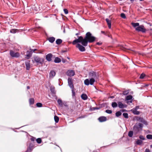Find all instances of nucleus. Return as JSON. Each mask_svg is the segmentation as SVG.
<instances>
[{
	"instance_id": "53",
	"label": "nucleus",
	"mask_w": 152,
	"mask_h": 152,
	"mask_svg": "<svg viewBox=\"0 0 152 152\" xmlns=\"http://www.w3.org/2000/svg\"><path fill=\"white\" fill-rule=\"evenodd\" d=\"M31 140L32 141H34V139H33V138H32L31 139Z\"/></svg>"
},
{
	"instance_id": "39",
	"label": "nucleus",
	"mask_w": 152,
	"mask_h": 152,
	"mask_svg": "<svg viewBox=\"0 0 152 152\" xmlns=\"http://www.w3.org/2000/svg\"><path fill=\"white\" fill-rule=\"evenodd\" d=\"M105 112L108 114H111L112 113V111L111 110H106Z\"/></svg>"
},
{
	"instance_id": "21",
	"label": "nucleus",
	"mask_w": 152,
	"mask_h": 152,
	"mask_svg": "<svg viewBox=\"0 0 152 152\" xmlns=\"http://www.w3.org/2000/svg\"><path fill=\"white\" fill-rule=\"evenodd\" d=\"M55 39L54 37H52L49 38L48 39V40L50 42L53 43L55 41Z\"/></svg>"
},
{
	"instance_id": "20",
	"label": "nucleus",
	"mask_w": 152,
	"mask_h": 152,
	"mask_svg": "<svg viewBox=\"0 0 152 152\" xmlns=\"http://www.w3.org/2000/svg\"><path fill=\"white\" fill-rule=\"evenodd\" d=\"M54 61L56 63H59L61 61V59L58 57H56L54 60Z\"/></svg>"
},
{
	"instance_id": "5",
	"label": "nucleus",
	"mask_w": 152,
	"mask_h": 152,
	"mask_svg": "<svg viewBox=\"0 0 152 152\" xmlns=\"http://www.w3.org/2000/svg\"><path fill=\"white\" fill-rule=\"evenodd\" d=\"M135 29L138 31H141L143 33H145L146 31V29L143 26L140 25L135 28Z\"/></svg>"
},
{
	"instance_id": "30",
	"label": "nucleus",
	"mask_w": 152,
	"mask_h": 152,
	"mask_svg": "<svg viewBox=\"0 0 152 152\" xmlns=\"http://www.w3.org/2000/svg\"><path fill=\"white\" fill-rule=\"evenodd\" d=\"M29 103L30 104H33L34 102V100L33 98L30 99L29 100Z\"/></svg>"
},
{
	"instance_id": "51",
	"label": "nucleus",
	"mask_w": 152,
	"mask_h": 152,
	"mask_svg": "<svg viewBox=\"0 0 152 152\" xmlns=\"http://www.w3.org/2000/svg\"><path fill=\"white\" fill-rule=\"evenodd\" d=\"M27 88L28 89L30 88V87L29 86H27Z\"/></svg>"
},
{
	"instance_id": "23",
	"label": "nucleus",
	"mask_w": 152,
	"mask_h": 152,
	"mask_svg": "<svg viewBox=\"0 0 152 152\" xmlns=\"http://www.w3.org/2000/svg\"><path fill=\"white\" fill-rule=\"evenodd\" d=\"M57 102H58V104L61 107H62L63 106V103L62 100L61 99H58L57 101Z\"/></svg>"
},
{
	"instance_id": "4",
	"label": "nucleus",
	"mask_w": 152,
	"mask_h": 152,
	"mask_svg": "<svg viewBox=\"0 0 152 152\" xmlns=\"http://www.w3.org/2000/svg\"><path fill=\"white\" fill-rule=\"evenodd\" d=\"M32 61L33 63L36 62L37 64H42L43 62V60L39 57L35 56L34 57V60H33Z\"/></svg>"
},
{
	"instance_id": "45",
	"label": "nucleus",
	"mask_w": 152,
	"mask_h": 152,
	"mask_svg": "<svg viewBox=\"0 0 152 152\" xmlns=\"http://www.w3.org/2000/svg\"><path fill=\"white\" fill-rule=\"evenodd\" d=\"M64 11L65 14H67L68 13V10L66 9H64Z\"/></svg>"
},
{
	"instance_id": "58",
	"label": "nucleus",
	"mask_w": 152,
	"mask_h": 152,
	"mask_svg": "<svg viewBox=\"0 0 152 152\" xmlns=\"http://www.w3.org/2000/svg\"><path fill=\"white\" fill-rule=\"evenodd\" d=\"M76 35H78V33H77V34H76Z\"/></svg>"
},
{
	"instance_id": "55",
	"label": "nucleus",
	"mask_w": 152,
	"mask_h": 152,
	"mask_svg": "<svg viewBox=\"0 0 152 152\" xmlns=\"http://www.w3.org/2000/svg\"><path fill=\"white\" fill-rule=\"evenodd\" d=\"M150 147H151V148H152V145H150Z\"/></svg>"
},
{
	"instance_id": "52",
	"label": "nucleus",
	"mask_w": 152,
	"mask_h": 152,
	"mask_svg": "<svg viewBox=\"0 0 152 152\" xmlns=\"http://www.w3.org/2000/svg\"><path fill=\"white\" fill-rule=\"evenodd\" d=\"M101 33L103 34H104L105 33V32L104 31H102Z\"/></svg>"
},
{
	"instance_id": "43",
	"label": "nucleus",
	"mask_w": 152,
	"mask_h": 152,
	"mask_svg": "<svg viewBox=\"0 0 152 152\" xmlns=\"http://www.w3.org/2000/svg\"><path fill=\"white\" fill-rule=\"evenodd\" d=\"M36 105L37 107H40L42 106V104L41 103H37V104Z\"/></svg>"
},
{
	"instance_id": "54",
	"label": "nucleus",
	"mask_w": 152,
	"mask_h": 152,
	"mask_svg": "<svg viewBox=\"0 0 152 152\" xmlns=\"http://www.w3.org/2000/svg\"><path fill=\"white\" fill-rule=\"evenodd\" d=\"M134 1V0H130V1L131 2H132Z\"/></svg>"
},
{
	"instance_id": "59",
	"label": "nucleus",
	"mask_w": 152,
	"mask_h": 152,
	"mask_svg": "<svg viewBox=\"0 0 152 152\" xmlns=\"http://www.w3.org/2000/svg\"><path fill=\"white\" fill-rule=\"evenodd\" d=\"M140 1H143L144 0H140Z\"/></svg>"
},
{
	"instance_id": "18",
	"label": "nucleus",
	"mask_w": 152,
	"mask_h": 152,
	"mask_svg": "<svg viewBox=\"0 0 152 152\" xmlns=\"http://www.w3.org/2000/svg\"><path fill=\"white\" fill-rule=\"evenodd\" d=\"M131 111L135 115H139L140 114V112L137 110H135L134 109H132L131 110Z\"/></svg>"
},
{
	"instance_id": "11",
	"label": "nucleus",
	"mask_w": 152,
	"mask_h": 152,
	"mask_svg": "<svg viewBox=\"0 0 152 152\" xmlns=\"http://www.w3.org/2000/svg\"><path fill=\"white\" fill-rule=\"evenodd\" d=\"M118 106L120 108H126L127 107V105L125 104H124L121 102H118Z\"/></svg>"
},
{
	"instance_id": "9",
	"label": "nucleus",
	"mask_w": 152,
	"mask_h": 152,
	"mask_svg": "<svg viewBox=\"0 0 152 152\" xmlns=\"http://www.w3.org/2000/svg\"><path fill=\"white\" fill-rule=\"evenodd\" d=\"M76 48H78L79 50L81 51H84L85 50L84 47L79 44H77L76 46Z\"/></svg>"
},
{
	"instance_id": "50",
	"label": "nucleus",
	"mask_w": 152,
	"mask_h": 152,
	"mask_svg": "<svg viewBox=\"0 0 152 152\" xmlns=\"http://www.w3.org/2000/svg\"><path fill=\"white\" fill-rule=\"evenodd\" d=\"M62 62H63V63H65L66 61L65 60H64V59H62Z\"/></svg>"
},
{
	"instance_id": "2",
	"label": "nucleus",
	"mask_w": 152,
	"mask_h": 152,
	"mask_svg": "<svg viewBox=\"0 0 152 152\" xmlns=\"http://www.w3.org/2000/svg\"><path fill=\"white\" fill-rule=\"evenodd\" d=\"M89 77L91 78L89 80L88 79H87L84 80V83L86 85L93 84L95 81V79L97 78L96 73L94 72H90L89 73Z\"/></svg>"
},
{
	"instance_id": "13",
	"label": "nucleus",
	"mask_w": 152,
	"mask_h": 152,
	"mask_svg": "<svg viewBox=\"0 0 152 152\" xmlns=\"http://www.w3.org/2000/svg\"><path fill=\"white\" fill-rule=\"evenodd\" d=\"M56 75V72L54 71L51 70L50 71L49 74V77L50 78H53Z\"/></svg>"
},
{
	"instance_id": "36",
	"label": "nucleus",
	"mask_w": 152,
	"mask_h": 152,
	"mask_svg": "<svg viewBox=\"0 0 152 152\" xmlns=\"http://www.w3.org/2000/svg\"><path fill=\"white\" fill-rule=\"evenodd\" d=\"M123 115L124 118H128V114L127 113H124L123 114Z\"/></svg>"
},
{
	"instance_id": "42",
	"label": "nucleus",
	"mask_w": 152,
	"mask_h": 152,
	"mask_svg": "<svg viewBox=\"0 0 152 152\" xmlns=\"http://www.w3.org/2000/svg\"><path fill=\"white\" fill-rule=\"evenodd\" d=\"M145 74L143 73H142L141 75L140 76V79H143L144 77L145 76Z\"/></svg>"
},
{
	"instance_id": "17",
	"label": "nucleus",
	"mask_w": 152,
	"mask_h": 152,
	"mask_svg": "<svg viewBox=\"0 0 152 152\" xmlns=\"http://www.w3.org/2000/svg\"><path fill=\"white\" fill-rule=\"evenodd\" d=\"M106 21L107 23L108 27L110 28L111 27V20L107 18L106 19Z\"/></svg>"
},
{
	"instance_id": "41",
	"label": "nucleus",
	"mask_w": 152,
	"mask_h": 152,
	"mask_svg": "<svg viewBox=\"0 0 152 152\" xmlns=\"http://www.w3.org/2000/svg\"><path fill=\"white\" fill-rule=\"evenodd\" d=\"M37 142L38 143H40L41 142V140L40 138H39L36 140Z\"/></svg>"
},
{
	"instance_id": "46",
	"label": "nucleus",
	"mask_w": 152,
	"mask_h": 152,
	"mask_svg": "<svg viewBox=\"0 0 152 152\" xmlns=\"http://www.w3.org/2000/svg\"><path fill=\"white\" fill-rule=\"evenodd\" d=\"M139 108V106H137L135 108H133V109H135V110H137Z\"/></svg>"
},
{
	"instance_id": "34",
	"label": "nucleus",
	"mask_w": 152,
	"mask_h": 152,
	"mask_svg": "<svg viewBox=\"0 0 152 152\" xmlns=\"http://www.w3.org/2000/svg\"><path fill=\"white\" fill-rule=\"evenodd\" d=\"M146 137L148 139H152V135L151 134H148L147 135Z\"/></svg>"
},
{
	"instance_id": "57",
	"label": "nucleus",
	"mask_w": 152,
	"mask_h": 152,
	"mask_svg": "<svg viewBox=\"0 0 152 152\" xmlns=\"http://www.w3.org/2000/svg\"><path fill=\"white\" fill-rule=\"evenodd\" d=\"M130 103H132V100L130 101V102H129Z\"/></svg>"
},
{
	"instance_id": "6",
	"label": "nucleus",
	"mask_w": 152,
	"mask_h": 152,
	"mask_svg": "<svg viewBox=\"0 0 152 152\" xmlns=\"http://www.w3.org/2000/svg\"><path fill=\"white\" fill-rule=\"evenodd\" d=\"M10 55L13 57L18 58L20 56V54L18 52H15L12 50H11L10 53Z\"/></svg>"
},
{
	"instance_id": "44",
	"label": "nucleus",
	"mask_w": 152,
	"mask_h": 152,
	"mask_svg": "<svg viewBox=\"0 0 152 152\" xmlns=\"http://www.w3.org/2000/svg\"><path fill=\"white\" fill-rule=\"evenodd\" d=\"M72 96H75V93L74 90L73 89H72Z\"/></svg>"
},
{
	"instance_id": "29",
	"label": "nucleus",
	"mask_w": 152,
	"mask_h": 152,
	"mask_svg": "<svg viewBox=\"0 0 152 152\" xmlns=\"http://www.w3.org/2000/svg\"><path fill=\"white\" fill-rule=\"evenodd\" d=\"M50 90L52 93H55V88L53 86H51L50 87Z\"/></svg>"
},
{
	"instance_id": "22",
	"label": "nucleus",
	"mask_w": 152,
	"mask_h": 152,
	"mask_svg": "<svg viewBox=\"0 0 152 152\" xmlns=\"http://www.w3.org/2000/svg\"><path fill=\"white\" fill-rule=\"evenodd\" d=\"M132 26L134 28H136L137 26H139V23H131Z\"/></svg>"
},
{
	"instance_id": "32",
	"label": "nucleus",
	"mask_w": 152,
	"mask_h": 152,
	"mask_svg": "<svg viewBox=\"0 0 152 152\" xmlns=\"http://www.w3.org/2000/svg\"><path fill=\"white\" fill-rule=\"evenodd\" d=\"M133 132L132 131H130L128 133V136L130 137H132L133 135Z\"/></svg>"
},
{
	"instance_id": "14",
	"label": "nucleus",
	"mask_w": 152,
	"mask_h": 152,
	"mask_svg": "<svg viewBox=\"0 0 152 152\" xmlns=\"http://www.w3.org/2000/svg\"><path fill=\"white\" fill-rule=\"evenodd\" d=\"M52 57V55L50 53L48 54L46 56V59L48 61H50L51 60Z\"/></svg>"
},
{
	"instance_id": "35",
	"label": "nucleus",
	"mask_w": 152,
	"mask_h": 152,
	"mask_svg": "<svg viewBox=\"0 0 152 152\" xmlns=\"http://www.w3.org/2000/svg\"><path fill=\"white\" fill-rule=\"evenodd\" d=\"M139 137L140 139V140H144L145 139V138L142 135H140L139 136Z\"/></svg>"
},
{
	"instance_id": "25",
	"label": "nucleus",
	"mask_w": 152,
	"mask_h": 152,
	"mask_svg": "<svg viewBox=\"0 0 152 152\" xmlns=\"http://www.w3.org/2000/svg\"><path fill=\"white\" fill-rule=\"evenodd\" d=\"M111 105L112 107L115 108L117 107L118 104L116 102H113L112 103Z\"/></svg>"
},
{
	"instance_id": "12",
	"label": "nucleus",
	"mask_w": 152,
	"mask_h": 152,
	"mask_svg": "<svg viewBox=\"0 0 152 152\" xmlns=\"http://www.w3.org/2000/svg\"><path fill=\"white\" fill-rule=\"evenodd\" d=\"M68 83L69 86L71 88H73L74 86L71 78H69L68 79Z\"/></svg>"
},
{
	"instance_id": "3",
	"label": "nucleus",
	"mask_w": 152,
	"mask_h": 152,
	"mask_svg": "<svg viewBox=\"0 0 152 152\" xmlns=\"http://www.w3.org/2000/svg\"><path fill=\"white\" fill-rule=\"evenodd\" d=\"M143 127V124L140 123H137L134 126L133 130L135 132L137 133L140 131L142 130Z\"/></svg>"
},
{
	"instance_id": "26",
	"label": "nucleus",
	"mask_w": 152,
	"mask_h": 152,
	"mask_svg": "<svg viewBox=\"0 0 152 152\" xmlns=\"http://www.w3.org/2000/svg\"><path fill=\"white\" fill-rule=\"evenodd\" d=\"M132 98V96L131 95H128L126 96V100H131Z\"/></svg>"
},
{
	"instance_id": "8",
	"label": "nucleus",
	"mask_w": 152,
	"mask_h": 152,
	"mask_svg": "<svg viewBox=\"0 0 152 152\" xmlns=\"http://www.w3.org/2000/svg\"><path fill=\"white\" fill-rule=\"evenodd\" d=\"M32 49H30V51H27L26 52V57L25 58L26 59L29 58L32 55Z\"/></svg>"
},
{
	"instance_id": "33",
	"label": "nucleus",
	"mask_w": 152,
	"mask_h": 152,
	"mask_svg": "<svg viewBox=\"0 0 152 152\" xmlns=\"http://www.w3.org/2000/svg\"><path fill=\"white\" fill-rule=\"evenodd\" d=\"M17 29H12L10 30V32L12 33H15L16 32V31L18 30Z\"/></svg>"
},
{
	"instance_id": "24",
	"label": "nucleus",
	"mask_w": 152,
	"mask_h": 152,
	"mask_svg": "<svg viewBox=\"0 0 152 152\" xmlns=\"http://www.w3.org/2000/svg\"><path fill=\"white\" fill-rule=\"evenodd\" d=\"M142 143V141L141 140H137L136 142V143L137 145H141Z\"/></svg>"
},
{
	"instance_id": "27",
	"label": "nucleus",
	"mask_w": 152,
	"mask_h": 152,
	"mask_svg": "<svg viewBox=\"0 0 152 152\" xmlns=\"http://www.w3.org/2000/svg\"><path fill=\"white\" fill-rule=\"evenodd\" d=\"M62 42V40L60 39H57L56 41V43L58 45L60 44Z\"/></svg>"
},
{
	"instance_id": "1",
	"label": "nucleus",
	"mask_w": 152,
	"mask_h": 152,
	"mask_svg": "<svg viewBox=\"0 0 152 152\" xmlns=\"http://www.w3.org/2000/svg\"><path fill=\"white\" fill-rule=\"evenodd\" d=\"M95 40V38L92 36L91 34L89 32L87 33L85 37L83 38L82 36L78 37V38L75 39L72 42V44L74 45L78 42H81L83 45L87 46L88 42H92Z\"/></svg>"
},
{
	"instance_id": "60",
	"label": "nucleus",
	"mask_w": 152,
	"mask_h": 152,
	"mask_svg": "<svg viewBox=\"0 0 152 152\" xmlns=\"http://www.w3.org/2000/svg\"><path fill=\"white\" fill-rule=\"evenodd\" d=\"M96 109H98V108H96Z\"/></svg>"
},
{
	"instance_id": "7",
	"label": "nucleus",
	"mask_w": 152,
	"mask_h": 152,
	"mask_svg": "<svg viewBox=\"0 0 152 152\" xmlns=\"http://www.w3.org/2000/svg\"><path fill=\"white\" fill-rule=\"evenodd\" d=\"M136 120L137 121L141 122L145 125L147 124V122L142 118L139 117H137Z\"/></svg>"
},
{
	"instance_id": "15",
	"label": "nucleus",
	"mask_w": 152,
	"mask_h": 152,
	"mask_svg": "<svg viewBox=\"0 0 152 152\" xmlns=\"http://www.w3.org/2000/svg\"><path fill=\"white\" fill-rule=\"evenodd\" d=\"M98 120L100 122H104L107 120V118L104 116H101L99 118Z\"/></svg>"
},
{
	"instance_id": "16",
	"label": "nucleus",
	"mask_w": 152,
	"mask_h": 152,
	"mask_svg": "<svg viewBox=\"0 0 152 152\" xmlns=\"http://www.w3.org/2000/svg\"><path fill=\"white\" fill-rule=\"evenodd\" d=\"M25 65L26 69L27 70H29L30 67V61H27L26 62Z\"/></svg>"
},
{
	"instance_id": "19",
	"label": "nucleus",
	"mask_w": 152,
	"mask_h": 152,
	"mask_svg": "<svg viewBox=\"0 0 152 152\" xmlns=\"http://www.w3.org/2000/svg\"><path fill=\"white\" fill-rule=\"evenodd\" d=\"M81 98L84 100H86L88 98L87 95L85 94H82L81 95Z\"/></svg>"
},
{
	"instance_id": "40",
	"label": "nucleus",
	"mask_w": 152,
	"mask_h": 152,
	"mask_svg": "<svg viewBox=\"0 0 152 152\" xmlns=\"http://www.w3.org/2000/svg\"><path fill=\"white\" fill-rule=\"evenodd\" d=\"M129 93V92L128 91H124L123 92V94L124 95H126Z\"/></svg>"
},
{
	"instance_id": "47",
	"label": "nucleus",
	"mask_w": 152,
	"mask_h": 152,
	"mask_svg": "<svg viewBox=\"0 0 152 152\" xmlns=\"http://www.w3.org/2000/svg\"><path fill=\"white\" fill-rule=\"evenodd\" d=\"M145 152H151V151L149 149L146 148L145 150Z\"/></svg>"
},
{
	"instance_id": "38",
	"label": "nucleus",
	"mask_w": 152,
	"mask_h": 152,
	"mask_svg": "<svg viewBox=\"0 0 152 152\" xmlns=\"http://www.w3.org/2000/svg\"><path fill=\"white\" fill-rule=\"evenodd\" d=\"M121 17L124 18V19H125L126 18V16H125V14L124 13H122L121 14Z\"/></svg>"
},
{
	"instance_id": "48",
	"label": "nucleus",
	"mask_w": 152,
	"mask_h": 152,
	"mask_svg": "<svg viewBox=\"0 0 152 152\" xmlns=\"http://www.w3.org/2000/svg\"><path fill=\"white\" fill-rule=\"evenodd\" d=\"M37 50V49H34V50L32 49V53L33 52L35 53V52Z\"/></svg>"
},
{
	"instance_id": "56",
	"label": "nucleus",
	"mask_w": 152,
	"mask_h": 152,
	"mask_svg": "<svg viewBox=\"0 0 152 152\" xmlns=\"http://www.w3.org/2000/svg\"><path fill=\"white\" fill-rule=\"evenodd\" d=\"M123 49V50H124V49H126V48H123V49Z\"/></svg>"
},
{
	"instance_id": "49",
	"label": "nucleus",
	"mask_w": 152,
	"mask_h": 152,
	"mask_svg": "<svg viewBox=\"0 0 152 152\" xmlns=\"http://www.w3.org/2000/svg\"><path fill=\"white\" fill-rule=\"evenodd\" d=\"M97 45H100L102 44L101 43L98 42L96 43Z\"/></svg>"
},
{
	"instance_id": "31",
	"label": "nucleus",
	"mask_w": 152,
	"mask_h": 152,
	"mask_svg": "<svg viewBox=\"0 0 152 152\" xmlns=\"http://www.w3.org/2000/svg\"><path fill=\"white\" fill-rule=\"evenodd\" d=\"M121 115V113L120 111H118L115 113V115L117 117Z\"/></svg>"
},
{
	"instance_id": "10",
	"label": "nucleus",
	"mask_w": 152,
	"mask_h": 152,
	"mask_svg": "<svg viewBox=\"0 0 152 152\" xmlns=\"http://www.w3.org/2000/svg\"><path fill=\"white\" fill-rule=\"evenodd\" d=\"M66 74L68 76L71 77L74 76L75 75V72L74 71L72 70H69L67 72Z\"/></svg>"
},
{
	"instance_id": "28",
	"label": "nucleus",
	"mask_w": 152,
	"mask_h": 152,
	"mask_svg": "<svg viewBox=\"0 0 152 152\" xmlns=\"http://www.w3.org/2000/svg\"><path fill=\"white\" fill-rule=\"evenodd\" d=\"M54 119L56 123H58V122L59 119L58 116H55L54 117Z\"/></svg>"
},
{
	"instance_id": "37",
	"label": "nucleus",
	"mask_w": 152,
	"mask_h": 152,
	"mask_svg": "<svg viewBox=\"0 0 152 152\" xmlns=\"http://www.w3.org/2000/svg\"><path fill=\"white\" fill-rule=\"evenodd\" d=\"M32 150L31 148L29 147L28 148L27 151L26 152H31V151Z\"/></svg>"
}]
</instances>
